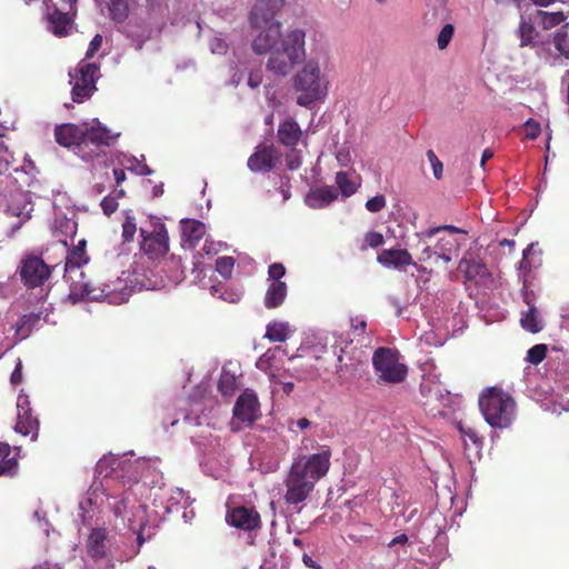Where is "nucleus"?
Masks as SVG:
<instances>
[{"mask_svg":"<svg viewBox=\"0 0 569 569\" xmlns=\"http://www.w3.org/2000/svg\"><path fill=\"white\" fill-rule=\"evenodd\" d=\"M149 460L142 458L131 461L116 456H104L96 465L94 478L100 480L103 490L110 489L113 481L123 487L137 485L149 472Z\"/></svg>","mask_w":569,"mask_h":569,"instance_id":"obj_1","label":"nucleus"},{"mask_svg":"<svg viewBox=\"0 0 569 569\" xmlns=\"http://www.w3.org/2000/svg\"><path fill=\"white\" fill-rule=\"evenodd\" d=\"M306 33L295 29L284 34L278 47L271 50L266 69L277 77H286L306 59Z\"/></svg>","mask_w":569,"mask_h":569,"instance_id":"obj_2","label":"nucleus"},{"mask_svg":"<svg viewBox=\"0 0 569 569\" xmlns=\"http://www.w3.org/2000/svg\"><path fill=\"white\" fill-rule=\"evenodd\" d=\"M479 408L486 422L492 428H508L516 416V402L497 387L488 388L479 397Z\"/></svg>","mask_w":569,"mask_h":569,"instance_id":"obj_3","label":"nucleus"},{"mask_svg":"<svg viewBox=\"0 0 569 569\" xmlns=\"http://www.w3.org/2000/svg\"><path fill=\"white\" fill-rule=\"evenodd\" d=\"M293 89L299 92L297 103L310 108L327 96V82L321 77L319 64L308 61L293 77Z\"/></svg>","mask_w":569,"mask_h":569,"instance_id":"obj_4","label":"nucleus"},{"mask_svg":"<svg viewBox=\"0 0 569 569\" xmlns=\"http://www.w3.org/2000/svg\"><path fill=\"white\" fill-rule=\"evenodd\" d=\"M113 512L127 521L128 528L136 533L138 548L154 535V527L149 525L147 506L131 500L128 495L114 503Z\"/></svg>","mask_w":569,"mask_h":569,"instance_id":"obj_5","label":"nucleus"},{"mask_svg":"<svg viewBox=\"0 0 569 569\" xmlns=\"http://www.w3.org/2000/svg\"><path fill=\"white\" fill-rule=\"evenodd\" d=\"M372 367L378 376V382L389 385L406 380L408 367L399 362V351L388 347H379L372 355Z\"/></svg>","mask_w":569,"mask_h":569,"instance_id":"obj_6","label":"nucleus"},{"mask_svg":"<svg viewBox=\"0 0 569 569\" xmlns=\"http://www.w3.org/2000/svg\"><path fill=\"white\" fill-rule=\"evenodd\" d=\"M150 230L143 227L139 229L140 249L154 260L169 251V236L166 226L154 216H150Z\"/></svg>","mask_w":569,"mask_h":569,"instance_id":"obj_7","label":"nucleus"},{"mask_svg":"<svg viewBox=\"0 0 569 569\" xmlns=\"http://www.w3.org/2000/svg\"><path fill=\"white\" fill-rule=\"evenodd\" d=\"M542 250L538 248V242H531L522 251V259L518 263V277L522 282L521 296L528 308L536 307V295L530 289V276L533 269L542 264Z\"/></svg>","mask_w":569,"mask_h":569,"instance_id":"obj_8","label":"nucleus"},{"mask_svg":"<svg viewBox=\"0 0 569 569\" xmlns=\"http://www.w3.org/2000/svg\"><path fill=\"white\" fill-rule=\"evenodd\" d=\"M99 66L93 62L79 64L74 73L69 72L72 83L71 96L77 103L89 99L97 90L96 82L99 78Z\"/></svg>","mask_w":569,"mask_h":569,"instance_id":"obj_9","label":"nucleus"},{"mask_svg":"<svg viewBox=\"0 0 569 569\" xmlns=\"http://www.w3.org/2000/svg\"><path fill=\"white\" fill-rule=\"evenodd\" d=\"M94 122L96 124L83 129V153L81 158L86 161L99 157L101 148L111 146L120 136V133L112 134L98 119H96Z\"/></svg>","mask_w":569,"mask_h":569,"instance_id":"obj_10","label":"nucleus"},{"mask_svg":"<svg viewBox=\"0 0 569 569\" xmlns=\"http://www.w3.org/2000/svg\"><path fill=\"white\" fill-rule=\"evenodd\" d=\"M62 1V11L54 3H49V0L43 1V6L46 7V19L49 24V30L57 37L67 36L68 28L72 23V17L76 16L77 9L76 4L78 0H61Z\"/></svg>","mask_w":569,"mask_h":569,"instance_id":"obj_11","label":"nucleus"},{"mask_svg":"<svg viewBox=\"0 0 569 569\" xmlns=\"http://www.w3.org/2000/svg\"><path fill=\"white\" fill-rule=\"evenodd\" d=\"M19 273L23 284L33 289L42 286L51 274V267L40 257L29 256L21 261Z\"/></svg>","mask_w":569,"mask_h":569,"instance_id":"obj_12","label":"nucleus"},{"mask_svg":"<svg viewBox=\"0 0 569 569\" xmlns=\"http://www.w3.org/2000/svg\"><path fill=\"white\" fill-rule=\"evenodd\" d=\"M292 466L298 469V472L316 483L329 470L330 453L329 451H322L310 456H302Z\"/></svg>","mask_w":569,"mask_h":569,"instance_id":"obj_13","label":"nucleus"},{"mask_svg":"<svg viewBox=\"0 0 569 569\" xmlns=\"http://www.w3.org/2000/svg\"><path fill=\"white\" fill-rule=\"evenodd\" d=\"M39 427V419L32 415L29 396L21 390L17 399V423L14 431L22 436L31 435L32 439L36 440Z\"/></svg>","mask_w":569,"mask_h":569,"instance_id":"obj_14","label":"nucleus"},{"mask_svg":"<svg viewBox=\"0 0 569 569\" xmlns=\"http://www.w3.org/2000/svg\"><path fill=\"white\" fill-rule=\"evenodd\" d=\"M458 269L463 272L468 281L476 284H487L492 281V274L482 259L468 250L459 261Z\"/></svg>","mask_w":569,"mask_h":569,"instance_id":"obj_15","label":"nucleus"},{"mask_svg":"<svg viewBox=\"0 0 569 569\" xmlns=\"http://www.w3.org/2000/svg\"><path fill=\"white\" fill-rule=\"evenodd\" d=\"M284 4V0H257L249 16L252 28L281 26L276 16Z\"/></svg>","mask_w":569,"mask_h":569,"instance_id":"obj_16","label":"nucleus"},{"mask_svg":"<svg viewBox=\"0 0 569 569\" xmlns=\"http://www.w3.org/2000/svg\"><path fill=\"white\" fill-rule=\"evenodd\" d=\"M297 470V468L291 466L289 476L286 480L287 492L284 499L289 505H298L306 500L315 487V482H312V480H309Z\"/></svg>","mask_w":569,"mask_h":569,"instance_id":"obj_17","label":"nucleus"},{"mask_svg":"<svg viewBox=\"0 0 569 569\" xmlns=\"http://www.w3.org/2000/svg\"><path fill=\"white\" fill-rule=\"evenodd\" d=\"M228 525L251 532L260 528L261 519L253 507L239 506L229 509L226 515Z\"/></svg>","mask_w":569,"mask_h":569,"instance_id":"obj_18","label":"nucleus"},{"mask_svg":"<svg viewBox=\"0 0 569 569\" xmlns=\"http://www.w3.org/2000/svg\"><path fill=\"white\" fill-rule=\"evenodd\" d=\"M277 150L273 144L258 146L247 161L252 172L266 173L276 167Z\"/></svg>","mask_w":569,"mask_h":569,"instance_id":"obj_19","label":"nucleus"},{"mask_svg":"<svg viewBox=\"0 0 569 569\" xmlns=\"http://www.w3.org/2000/svg\"><path fill=\"white\" fill-rule=\"evenodd\" d=\"M260 32L252 41V50L257 54L271 53L273 48L278 47L281 38V26H264L258 28Z\"/></svg>","mask_w":569,"mask_h":569,"instance_id":"obj_20","label":"nucleus"},{"mask_svg":"<svg viewBox=\"0 0 569 569\" xmlns=\"http://www.w3.org/2000/svg\"><path fill=\"white\" fill-rule=\"evenodd\" d=\"M86 247L87 240L81 239L76 246L72 247L71 250L68 249L64 263V279L72 278V274H78L82 278L84 277V272L81 270V268L89 262Z\"/></svg>","mask_w":569,"mask_h":569,"instance_id":"obj_21","label":"nucleus"},{"mask_svg":"<svg viewBox=\"0 0 569 569\" xmlns=\"http://www.w3.org/2000/svg\"><path fill=\"white\" fill-rule=\"evenodd\" d=\"M84 278L86 276L83 278L80 277V280H74L73 277L66 279V281L70 282L68 299L72 303H77L81 300L99 301L104 298V291L99 288H93Z\"/></svg>","mask_w":569,"mask_h":569,"instance_id":"obj_22","label":"nucleus"},{"mask_svg":"<svg viewBox=\"0 0 569 569\" xmlns=\"http://www.w3.org/2000/svg\"><path fill=\"white\" fill-rule=\"evenodd\" d=\"M259 407L257 396L246 391L238 397L233 406V416L242 422L252 423L259 417Z\"/></svg>","mask_w":569,"mask_h":569,"instance_id":"obj_23","label":"nucleus"},{"mask_svg":"<svg viewBox=\"0 0 569 569\" xmlns=\"http://www.w3.org/2000/svg\"><path fill=\"white\" fill-rule=\"evenodd\" d=\"M56 141L66 148L83 153V129L73 123H62L54 129Z\"/></svg>","mask_w":569,"mask_h":569,"instance_id":"obj_24","label":"nucleus"},{"mask_svg":"<svg viewBox=\"0 0 569 569\" xmlns=\"http://www.w3.org/2000/svg\"><path fill=\"white\" fill-rule=\"evenodd\" d=\"M555 355L547 357L548 376L569 390V358L565 359L561 350L553 348Z\"/></svg>","mask_w":569,"mask_h":569,"instance_id":"obj_25","label":"nucleus"},{"mask_svg":"<svg viewBox=\"0 0 569 569\" xmlns=\"http://www.w3.org/2000/svg\"><path fill=\"white\" fill-rule=\"evenodd\" d=\"M180 230L183 246H188V248L194 249L198 242L204 236L206 226L199 220L183 218L180 220Z\"/></svg>","mask_w":569,"mask_h":569,"instance_id":"obj_26","label":"nucleus"},{"mask_svg":"<svg viewBox=\"0 0 569 569\" xmlns=\"http://www.w3.org/2000/svg\"><path fill=\"white\" fill-rule=\"evenodd\" d=\"M337 198V190L333 187L325 186L310 189L306 194L305 202L311 209H321L328 207Z\"/></svg>","mask_w":569,"mask_h":569,"instance_id":"obj_27","label":"nucleus"},{"mask_svg":"<svg viewBox=\"0 0 569 569\" xmlns=\"http://www.w3.org/2000/svg\"><path fill=\"white\" fill-rule=\"evenodd\" d=\"M378 262L385 267L401 268L411 264L412 258L406 249H385L379 253Z\"/></svg>","mask_w":569,"mask_h":569,"instance_id":"obj_28","label":"nucleus"},{"mask_svg":"<svg viewBox=\"0 0 569 569\" xmlns=\"http://www.w3.org/2000/svg\"><path fill=\"white\" fill-rule=\"evenodd\" d=\"M517 34L520 39V47H531L536 48L539 46V41L537 38L539 37V32L536 30L533 21L531 17L521 16L520 23L517 30Z\"/></svg>","mask_w":569,"mask_h":569,"instance_id":"obj_29","label":"nucleus"},{"mask_svg":"<svg viewBox=\"0 0 569 569\" xmlns=\"http://www.w3.org/2000/svg\"><path fill=\"white\" fill-rule=\"evenodd\" d=\"M301 134L302 132L299 124L292 118H288L279 124L278 138L286 147L293 148L300 140Z\"/></svg>","mask_w":569,"mask_h":569,"instance_id":"obj_30","label":"nucleus"},{"mask_svg":"<svg viewBox=\"0 0 569 569\" xmlns=\"http://www.w3.org/2000/svg\"><path fill=\"white\" fill-rule=\"evenodd\" d=\"M77 230L78 222L76 221L74 216L72 218H68L67 216L56 218L54 232L58 236L63 237L60 239V242L63 244L64 248H69L68 238H70L71 242H73V239L77 234Z\"/></svg>","mask_w":569,"mask_h":569,"instance_id":"obj_31","label":"nucleus"},{"mask_svg":"<svg viewBox=\"0 0 569 569\" xmlns=\"http://www.w3.org/2000/svg\"><path fill=\"white\" fill-rule=\"evenodd\" d=\"M287 283L283 281H273L269 284L264 296V307L276 309L280 307L287 297Z\"/></svg>","mask_w":569,"mask_h":569,"instance_id":"obj_32","label":"nucleus"},{"mask_svg":"<svg viewBox=\"0 0 569 569\" xmlns=\"http://www.w3.org/2000/svg\"><path fill=\"white\" fill-rule=\"evenodd\" d=\"M106 530L102 528L92 529L88 538V555L93 559H101L106 556Z\"/></svg>","mask_w":569,"mask_h":569,"instance_id":"obj_33","label":"nucleus"},{"mask_svg":"<svg viewBox=\"0 0 569 569\" xmlns=\"http://www.w3.org/2000/svg\"><path fill=\"white\" fill-rule=\"evenodd\" d=\"M289 335V323L281 321H272L266 328L264 337L270 341L283 342Z\"/></svg>","mask_w":569,"mask_h":569,"instance_id":"obj_34","label":"nucleus"},{"mask_svg":"<svg viewBox=\"0 0 569 569\" xmlns=\"http://www.w3.org/2000/svg\"><path fill=\"white\" fill-rule=\"evenodd\" d=\"M536 18L545 30L552 29L566 20V16L562 11L547 12L543 10H537Z\"/></svg>","mask_w":569,"mask_h":569,"instance_id":"obj_35","label":"nucleus"},{"mask_svg":"<svg viewBox=\"0 0 569 569\" xmlns=\"http://www.w3.org/2000/svg\"><path fill=\"white\" fill-rule=\"evenodd\" d=\"M537 313L538 311L536 307L528 308V311L522 313L520 319L522 328L531 333H537L543 328L541 321L538 319Z\"/></svg>","mask_w":569,"mask_h":569,"instance_id":"obj_36","label":"nucleus"},{"mask_svg":"<svg viewBox=\"0 0 569 569\" xmlns=\"http://www.w3.org/2000/svg\"><path fill=\"white\" fill-rule=\"evenodd\" d=\"M108 8L114 22L121 23L128 18L129 7L126 0H109Z\"/></svg>","mask_w":569,"mask_h":569,"instance_id":"obj_37","label":"nucleus"},{"mask_svg":"<svg viewBox=\"0 0 569 569\" xmlns=\"http://www.w3.org/2000/svg\"><path fill=\"white\" fill-rule=\"evenodd\" d=\"M39 321H40V315H38V313L23 315L17 323V333H20L23 337L29 336V333L32 331V329L34 327H37Z\"/></svg>","mask_w":569,"mask_h":569,"instance_id":"obj_38","label":"nucleus"},{"mask_svg":"<svg viewBox=\"0 0 569 569\" xmlns=\"http://www.w3.org/2000/svg\"><path fill=\"white\" fill-rule=\"evenodd\" d=\"M9 210L13 216L22 217L11 227V233H16L22 227V224L31 218V211L33 210V207L30 201H24L22 208L9 207Z\"/></svg>","mask_w":569,"mask_h":569,"instance_id":"obj_39","label":"nucleus"},{"mask_svg":"<svg viewBox=\"0 0 569 569\" xmlns=\"http://www.w3.org/2000/svg\"><path fill=\"white\" fill-rule=\"evenodd\" d=\"M336 183L345 198L352 196L357 191L356 184L349 179L348 173L345 171L337 172Z\"/></svg>","mask_w":569,"mask_h":569,"instance_id":"obj_40","label":"nucleus"},{"mask_svg":"<svg viewBox=\"0 0 569 569\" xmlns=\"http://www.w3.org/2000/svg\"><path fill=\"white\" fill-rule=\"evenodd\" d=\"M236 260L230 256L219 257L216 260V271L226 280L232 276Z\"/></svg>","mask_w":569,"mask_h":569,"instance_id":"obj_41","label":"nucleus"},{"mask_svg":"<svg viewBox=\"0 0 569 569\" xmlns=\"http://www.w3.org/2000/svg\"><path fill=\"white\" fill-rule=\"evenodd\" d=\"M218 390L223 397L232 396L236 390L234 376L223 371L218 381Z\"/></svg>","mask_w":569,"mask_h":569,"instance_id":"obj_42","label":"nucleus"},{"mask_svg":"<svg viewBox=\"0 0 569 569\" xmlns=\"http://www.w3.org/2000/svg\"><path fill=\"white\" fill-rule=\"evenodd\" d=\"M124 222L122 224V239L123 242H130L133 240L137 231L136 219L131 214V211H126Z\"/></svg>","mask_w":569,"mask_h":569,"instance_id":"obj_43","label":"nucleus"},{"mask_svg":"<svg viewBox=\"0 0 569 569\" xmlns=\"http://www.w3.org/2000/svg\"><path fill=\"white\" fill-rule=\"evenodd\" d=\"M547 350L545 343L535 345L528 350L526 360L532 365H539L547 357Z\"/></svg>","mask_w":569,"mask_h":569,"instance_id":"obj_44","label":"nucleus"},{"mask_svg":"<svg viewBox=\"0 0 569 569\" xmlns=\"http://www.w3.org/2000/svg\"><path fill=\"white\" fill-rule=\"evenodd\" d=\"M555 48L567 59H569V37L562 30L553 34Z\"/></svg>","mask_w":569,"mask_h":569,"instance_id":"obj_45","label":"nucleus"},{"mask_svg":"<svg viewBox=\"0 0 569 569\" xmlns=\"http://www.w3.org/2000/svg\"><path fill=\"white\" fill-rule=\"evenodd\" d=\"M455 26L452 23H446L437 37L438 48L440 50L446 49L451 42Z\"/></svg>","mask_w":569,"mask_h":569,"instance_id":"obj_46","label":"nucleus"},{"mask_svg":"<svg viewBox=\"0 0 569 569\" xmlns=\"http://www.w3.org/2000/svg\"><path fill=\"white\" fill-rule=\"evenodd\" d=\"M442 230L449 231L450 233H466V231L463 229H460V228L451 226V224H443V226L429 228V229L420 232L419 236L422 239H430Z\"/></svg>","mask_w":569,"mask_h":569,"instance_id":"obj_47","label":"nucleus"},{"mask_svg":"<svg viewBox=\"0 0 569 569\" xmlns=\"http://www.w3.org/2000/svg\"><path fill=\"white\" fill-rule=\"evenodd\" d=\"M541 132L540 123L532 118L528 119L523 124L525 138L535 140Z\"/></svg>","mask_w":569,"mask_h":569,"instance_id":"obj_48","label":"nucleus"},{"mask_svg":"<svg viewBox=\"0 0 569 569\" xmlns=\"http://www.w3.org/2000/svg\"><path fill=\"white\" fill-rule=\"evenodd\" d=\"M426 156L431 164L435 178L437 180L441 179L442 173H443L442 162L439 160V158L437 157V154L435 153V151L432 149L427 150Z\"/></svg>","mask_w":569,"mask_h":569,"instance_id":"obj_49","label":"nucleus"},{"mask_svg":"<svg viewBox=\"0 0 569 569\" xmlns=\"http://www.w3.org/2000/svg\"><path fill=\"white\" fill-rule=\"evenodd\" d=\"M386 207V198L383 194H377L366 202V209L370 212H379Z\"/></svg>","mask_w":569,"mask_h":569,"instance_id":"obj_50","label":"nucleus"},{"mask_svg":"<svg viewBox=\"0 0 569 569\" xmlns=\"http://www.w3.org/2000/svg\"><path fill=\"white\" fill-rule=\"evenodd\" d=\"M286 274V268L280 262H273L268 268L269 280L281 281V278Z\"/></svg>","mask_w":569,"mask_h":569,"instance_id":"obj_51","label":"nucleus"},{"mask_svg":"<svg viewBox=\"0 0 569 569\" xmlns=\"http://www.w3.org/2000/svg\"><path fill=\"white\" fill-rule=\"evenodd\" d=\"M18 468V462L14 458L2 459L0 461V476H12Z\"/></svg>","mask_w":569,"mask_h":569,"instance_id":"obj_52","label":"nucleus"},{"mask_svg":"<svg viewBox=\"0 0 569 569\" xmlns=\"http://www.w3.org/2000/svg\"><path fill=\"white\" fill-rule=\"evenodd\" d=\"M286 161L288 169L295 171L300 168L302 163V158L297 150L292 149L290 152L287 153Z\"/></svg>","mask_w":569,"mask_h":569,"instance_id":"obj_53","label":"nucleus"},{"mask_svg":"<svg viewBox=\"0 0 569 569\" xmlns=\"http://www.w3.org/2000/svg\"><path fill=\"white\" fill-rule=\"evenodd\" d=\"M100 207L103 211V213L106 216H111L113 212L117 211L118 209V202L116 200V198L111 197V196H106L101 202H100Z\"/></svg>","mask_w":569,"mask_h":569,"instance_id":"obj_54","label":"nucleus"},{"mask_svg":"<svg viewBox=\"0 0 569 569\" xmlns=\"http://www.w3.org/2000/svg\"><path fill=\"white\" fill-rule=\"evenodd\" d=\"M222 248H228V244L222 241H213L206 239L202 250L206 254H217Z\"/></svg>","mask_w":569,"mask_h":569,"instance_id":"obj_55","label":"nucleus"},{"mask_svg":"<svg viewBox=\"0 0 569 569\" xmlns=\"http://www.w3.org/2000/svg\"><path fill=\"white\" fill-rule=\"evenodd\" d=\"M210 50L216 54H224L228 50V44L222 38L213 37L209 43Z\"/></svg>","mask_w":569,"mask_h":569,"instance_id":"obj_56","label":"nucleus"},{"mask_svg":"<svg viewBox=\"0 0 569 569\" xmlns=\"http://www.w3.org/2000/svg\"><path fill=\"white\" fill-rule=\"evenodd\" d=\"M366 243L371 248H378L383 244V236L377 231H369L365 236Z\"/></svg>","mask_w":569,"mask_h":569,"instance_id":"obj_57","label":"nucleus"},{"mask_svg":"<svg viewBox=\"0 0 569 569\" xmlns=\"http://www.w3.org/2000/svg\"><path fill=\"white\" fill-rule=\"evenodd\" d=\"M102 44V36L97 33L89 43L86 52V59H91Z\"/></svg>","mask_w":569,"mask_h":569,"instance_id":"obj_58","label":"nucleus"},{"mask_svg":"<svg viewBox=\"0 0 569 569\" xmlns=\"http://www.w3.org/2000/svg\"><path fill=\"white\" fill-rule=\"evenodd\" d=\"M230 72L231 78L229 84L237 87L242 81L244 72L243 70L238 68V66L234 62L230 64Z\"/></svg>","mask_w":569,"mask_h":569,"instance_id":"obj_59","label":"nucleus"},{"mask_svg":"<svg viewBox=\"0 0 569 569\" xmlns=\"http://www.w3.org/2000/svg\"><path fill=\"white\" fill-rule=\"evenodd\" d=\"M271 381L274 385L281 386L283 393L287 396H289L293 391L295 385L291 381H283L280 377H276L274 375H272Z\"/></svg>","mask_w":569,"mask_h":569,"instance_id":"obj_60","label":"nucleus"},{"mask_svg":"<svg viewBox=\"0 0 569 569\" xmlns=\"http://www.w3.org/2000/svg\"><path fill=\"white\" fill-rule=\"evenodd\" d=\"M128 170L134 172L138 176H151L153 170L146 163H139L137 167L128 166Z\"/></svg>","mask_w":569,"mask_h":569,"instance_id":"obj_61","label":"nucleus"},{"mask_svg":"<svg viewBox=\"0 0 569 569\" xmlns=\"http://www.w3.org/2000/svg\"><path fill=\"white\" fill-rule=\"evenodd\" d=\"M22 381V362L21 360H18L11 376H10V382L16 386Z\"/></svg>","mask_w":569,"mask_h":569,"instance_id":"obj_62","label":"nucleus"},{"mask_svg":"<svg viewBox=\"0 0 569 569\" xmlns=\"http://www.w3.org/2000/svg\"><path fill=\"white\" fill-rule=\"evenodd\" d=\"M459 430L462 435H465L466 437H468L475 445H481L482 443V438L478 436L477 431H475L473 429L471 428H462L461 426L459 427Z\"/></svg>","mask_w":569,"mask_h":569,"instance_id":"obj_63","label":"nucleus"},{"mask_svg":"<svg viewBox=\"0 0 569 569\" xmlns=\"http://www.w3.org/2000/svg\"><path fill=\"white\" fill-rule=\"evenodd\" d=\"M262 82V76L259 71H251L248 77V86L252 89L258 88Z\"/></svg>","mask_w":569,"mask_h":569,"instance_id":"obj_64","label":"nucleus"}]
</instances>
